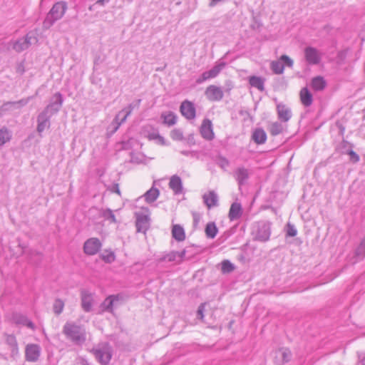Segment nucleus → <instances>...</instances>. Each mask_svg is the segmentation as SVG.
Returning a JSON list of instances; mask_svg holds the SVG:
<instances>
[{"label": "nucleus", "mask_w": 365, "mask_h": 365, "mask_svg": "<svg viewBox=\"0 0 365 365\" xmlns=\"http://www.w3.org/2000/svg\"><path fill=\"white\" fill-rule=\"evenodd\" d=\"M63 102V96L59 93H56L49 104L37 116L36 130L41 135L46 129L51 126V118L61 108Z\"/></svg>", "instance_id": "f257e3e1"}, {"label": "nucleus", "mask_w": 365, "mask_h": 365, "mask_svg": "<svg viewBox=\"0 0 365 365\" xmlns=\"http://www.w3.org/2000/svg\"><path fill=\"white\" fill-rule=\"evenodd\" d=\"M66 338L75 344H82L86 341V330L83 326L74 322H67L63 327Z\"/></svg>", "instance_id": "f03ea898"}, {"label": "nucleus", "mask_w": 365, "mask_h": 365, "mask_svg": "<svg viewBox=\"0 0 365 365\" xmlns=\"http://www.w3.org/2000/svg\"><path fill=\"white\" fill-rule=\"evenodd\" d=\"M66 10L67 4L65 1H61L54 4L43 22V29H48L52 26L56 21L63 16Z\"/></svg>", "instance_id": "7ed1b4c3"}, {"label": "nucleus", "mask_w": 365, "mask_h": 365, "mask_svg": "<svg viewBox=\"0 0 365 365\" xmlns=\"http://www.w3.org/2000/svg\"><path fill=\"white\" fill-rule=\"evenodd\" d=\"M92 353L101 365H107L113 355V350L108 344H103L93 348Z\"/></svg>", "instance_id": "20e7f679"}, {"label": "nucleus", "mask_w": 365, "mask_h": 365, "mask_svg": "<svg viewBox=\"0 0 365 365\" xmlns=\"http://www.w3.org/2000/svg\"><path fill=\"white\" fill-rule=\"evenodd\" d=\"M225 66V62L221 61H217L210 70L203 72L196 80V83L200 84L210 78L217 77Z\"/></svg>", "instance_id": "39448f33"}, {"label": "nucleus", "mask_w": 365, "mask_h": 365, "mask_svg": "<svg viewBox=\"0 0 365 365\" xmlns=\"http://www.w3.org/2000/svg\"><path fill=\"white\" fill-rule=\"evenodd\" d=\"M273 361L276 365H284L292 358V351L286 347H281L272 352Z\"/></svg>", "instance_id": "423d86ee"}, {"label": "nucleus", "mask_w": 365, "mask_h": 365, "mask_svg": "<svg viewBox=\"0 0 365 365\" xmlns=\"http://www.w3.org/2000/svg\"><path fill=\"white\" fill-rule=\"evenodd\" d=\"M304 58L309 65H317L322 60V53L316 48L307 46L304 50Z\"/></svg>", "instance_id": "0eeeda50"}, {"label": "nucleus", "mask_w": 365, "mask_h": 365, "mask_svg": "<svg viewBox=\"0 0 365 365\" xmlns=\"http://www.w3.org/2000/svg\"><path fill=\"white\" fill-rule=\"evenodd\" d=\"M205 95L210 101H220L224 96L222 88L215 85H210L207 87Z\"/></svg>", "instance_id": "6e6552de"}, {"label": "nucleus", "mask_w": 365, "mask_h": 365, "mask_svg": "<svg viewBox=\"0 0 365 365\" xmlns=\"http://www.w3.org/2000/svg\"><path fill=\"white\" fill-rule=\"evenodd\" d=\"M102 244L99 239L91 237L87 240L83 245V251L88 255H94L101 250Z\"/></svg>", "instance_id": "1a4fd4ad"}, {"label": "nucleus", "mask_w": 365, "mask_h": 365, "mask_svg": "<svg viewBox=\"0 0 365 365\" xmlns=\"http://www.w3.org/2000/svg\"><path fill=\"white\" fill-rule=\"evenodd\" d=\"M41 349L36 344H29L25 349L26 360L30 362H36L41 355Z\"/></svg>", "instance_id": "9d476101"}, {"label": "nucleus", "mask_w": 365, "mask_h": 365, "mask_svg": "<svg viewBox=\"0 0 365 365\" xmlns=\"http://www.w3.org/2000/svg\"><path fill=\"white\" fill-rule=\"evenodd\" d=\"M271 235V223L268 221H262L257 224V240L265 242L269 239Z\"/></svg>", "instance_id": "9b49d317"}, {"label": "nucleus", "mask_w": 365, "mask_h": 365, "mask_svg": "<svg viewBox=\"0 0 365 365\" xmlns=\"http://www.w3.org/2000/svg\"><path fill=\"white\" fill-rule=\"evenodd\" d=\"M251 175L250 170L244 166L237 167L233 172V177L237 182L239 186L244 185Z\"/></svg>", "instance_id": "f8f14e48"}, {"label": "nucleus", "mask_w": 365, "mask_h": 365, "mask_svg": "<svg viewBox=\"0 0 365 365\" xmlns=\"http://www.w3.org/2000/svg\"><path fill=\"white\" fill-rule=\"evenodd\" d=\"M145 136L150 140H154L158 145H165V138L159 134L158 130L152 126H147L144 128Z\"/></svg>", "instance_id": "ddd939ff"}, {"label": "nucleus", "mask_w": 365, "mask_h": 365, "mask_svg": "<svg viewBox=\"0 0 365 365\" xmlns=\"http://www.w3.org/2000/svg\"><path fill=\"white\" fill-rule=\"evenodd\" d=\"M135 106L132 103L129 104L128 107L121 110L115 117L114 123L115 126L113 129V132H115L120 127V125L125 122L127 118L131 114Z\"/></svg>", "instance_id": "4468645a"}, {"label": "nucleus", "mask_w": 365, "mask_h": 365, "mask_svg": "<svg viewBox=\"0 0 365 365\" xmlns=\"http://www.w3.org/2000/svg\"><path fill=\"white\" fill-rule=\"evenodd\" d=\"M181 114L187 120H192L196 116V110L193 103L186 100L180 107Z\"/></svg>", "instance_id": "2eb2a0df"}, {"label": "nucleus", "mask_w": 365, "mask_h": 365, "mask_svg": "<svg viewBox=\"0 0 365 365\" xmlns=\"http://www.w3.org/2000/svg\"><path fill=\"white\" fill-rule=\"evenodd\" d=\"M200 132L202 137L207 140H212L214 138L212 124L210 120L207 118L203 120Z\"/></svg>", "instance_id": "dca6fc26"}, {"label": "nucleus", "mask_w": 365, "mask_h": 365, "mask_svg": "<svg viewBox=\"0 0 365 365\" xmlns=\"http://www.w3.org/2000/svg\"><path fill=\"white\" fill-rule=\"evenodd\" d=\"M277 112L278 118L282 122H287L292 118L291 109L284 103H277Z\"/></svg>", "instance_id": "f3484780"}, {"label": "nucleus", "mask_w": 365, "mask_h": 365, "mask_svg": "<svg viewBox=\"0 0 365 365\" xmlns=\"http://www.w3.org/2000/svg\"><path fill=\"white\" fill-rule=\"evenodd\" d=\"M81 307L86 312H89L92 309L93 295L87 290H82L81 293Z\"/></svg>", "instance_id": "a211bd4d"}, {"label": "nucleus", "mask_w": 365, "mask_h": 365, "mask_svg": "<svg viewBox=\"0 0 365 365\" xmlns=\"http://www.w3.org/2000/svg\"><path fill=\"white\" fill-rule=\"evenodd\" d=\"M119 300L118 295H110L105 299V300L101 304L100 309L102 312H108L113 313V305L115 302Z\"/></svg>", "instance_id": "6ab92c4d"}, {"label": "nucleus", "mask_w": 365, "mask_h": 365, "mask_svg": "<svg viewBox=\"0 0 365 365\" xmlns=\"http://www.w3.org/2000/svg\"><path fill=\"white\" fill-rule=\"evenodd\" d=\"M31 36L27 34L25 37L18 39L14 43L13 49L18 53L27 49L31 45Z\"/></svg>", "instance_id": "aec40b11"}, {"label": "nucleus", "mask_w": 365, "mask_h": 365, "mask_svg": "<svg viewBox=\"0 0 365 365\" xmlns=\"http://www.w3.org/2000/svg\"><path fill=\"white\" fill-rule=\"evenodd\" d=\"M32 98L33 97L30 96L26 98L21 99L18 101H9L4 103L1 106V109L2 110H8L14 108H19L21 107L25 106Z\"/></svg>", "instance_id": "412c9836"}, {"label": "nucleus", "mask_w": 365, "mask_h": 365, "mask_svg": "<svg viewBox=\"0 0 365 365\" xmlns=\"http://www.w3.org/2000/svg\"><path fill=\"white\" fill-rule=\"evenodd\" d=\"M242 215L241 204L237 202H233L230 208L229 218L231 221L239 220Z\"/></svg>", "instance_id": "4be33fe9"}, {"label": "nucleus", "mask_w": 365, "mask_h": 365, "mask_svg": "<svg viewBox=\"0 0 365 365\" xmlns=\"http://www.w3.org/2000/svg\"><path fill=\"white\" fill-rule=\"evenodd\" d=\"M202 198L208 209L215 207L218 204V196L214 191H210L208 193L204 194Z\"/></svg>", "instance_id": "5701e85b"}, {"label": "nucleus", "mask_w": 365, "mask_h": 365, "mask_svg": "<svg viewBox=\"0 0 365 365\" xmlns=\"http://www.w3.org/2000/svg\"><path fill=\"white\" fill-rule=\"evenodd\" d=\"M13 320L15 324L26 326L32 330H34L36 328L34 324L31 320H29L26 316L21 314H14Z\"/></svg>", "instance_id": "b1692460"}, {"label": "nucleus", "mask_w": 365, "mask_h": 365, "mask_svg": "<svg viewBox=\"0 0 365 365\" xmlns=\"http://www.w3.org/2000/svg\"><path fill=\"white\" fill-rule=\"evenodd\" d=\"M6 343L11 351V356H16L19 354L18 343L16 339L13 334H6Z\"/></svg>", "instance_id": "393cba45"}, {"label": "nucleus", "mask_w": 365, "mask_h": 365, "mask_svg": "<svg viewBox=\"0 0 365 365\" xmlns=\"http://www.w3.org/2000/svg\"><path fill=\"white\" fill-rule=\"evenodd\" d=\"M169 187L173 190L175 194H180L182 191V183L181 178L177 175H173L169 182Z\"/></svg>", "instance_id": "a878e982"}, {"label": "nucleus", "mask_w": 365, "mask_h": 365, "mask_svg": "<svg viewBox=\"0 0 365 365\" xmlns=\"http://www.w3.org/2000/svg\"><path fill=\"white\" fill-rule=\"evenodd\" d=\"M163 123L167 126H173L177 123V115L172 111L163 112L160 115Z\"/></svg>", "instance_id": "bb28decb"}, {"label": "nucleus", "mask_w": 365, "mask_h": 365, "mask_svg": "<svg viewBox=\"0 0 365 365\" xmlns=\"http://www.w3.org/2000/svg\"><path fill=\"white\" fill-rule=\"evenodd\" d=\"M300 101L303 106L305 107H309L312 104L313 102V97L312 93L309 92V91L307 89V88H303L300 91Z\"/></svg>", "instance_id": "cd10ccee"}, {"label": "nucleus", "mask_w": 365, "mask_h": 365, "mask_svg": "<svg viewBox=\"0 0 365 365\" xmlns=\"http://www.w3.org/2000/svg\"><path fill=\"white\" fill-rule=\"evenodd\" d=\"M172 236L178 242L184 241L185 239V233L183 227L180 225H174L172 229Z\"/></svg>", "instance_id": "c85d7f7f"}, {"label": "nucleus", "mask_w": 365, "mask_h": 365, "mask_svg": "<svg viewBox=\"0 0 365 365\" xmlns=\"http://www.w3.org/2000/svg\"><path fill=\"white\" fill-rule=\"evenodd\" d=\"M252 138L257 144H264L267 140V134L262 128H257L253 132Z\"/></svg>", "instance_id": "c756f323"}, {"label": "nucleus", "mask_w": 365, "mask_h": 365, "mask_svg": "<svg viewBox=\"0 0 365 365\" xmlns=\"http://www.w3.org/2000/svg\"><path fill=\"white\" fill-rule=\"evenodd\" d=\"M159 194V190L155 187H152L144 194L143 197L148 203H152L157 200Z\"/></svg>", "instance_id": "7c9ffc66"}, {"label": "nucleus", "mask_w": 365, "mask_h": 365, "mask_svg": "<svg viewBox=\"0 0 365 365\" xmlns=\"http://www.w3.org/2000/svg\"><path fill=\"white\" fill-rule=\"evenodd\" d=\"M148 227V217L146 215H142L137 217L136 228L138 232H145Z\"/></svg>", "instance_id": "2f4dec72"}, {"label": "nucleus", "mask_w": 365, "mask_h": 365, "mask_svg": "<svg viewBox=\"0 0 365 365\" xmlns=\"http://www.w3.org/2000/svg\"><path fill=\"white\" fill-rule=\"evenodd\" d=\"M327 85V83L323 77L317 76L312 80L311 86L312 88L316 91H320L324 90Z\"/></svg>", "instance_id": "473e14b6"}, {"label": "nucleus", "mask_w": 365, "mask_h": 365, "mask_svg": "<svg viewBox=\"0 0 365 365\" xmlns=\"http://www.w3.org/2000/svg\"><path fill=\"white\" fill-rule=\"evenodd\" d=\"M249 83L251 86L257 88L260 91H263L264 90V81L262 78L258 76H250L249 78Z\"/></svg>", "instance_id": "72a5a7b5"}, {"label": "nucleus", "mask_w": 365, "mask_h": 365, "mask_svg": "<svg viewBox=\"0 0 365 365\" xmlns=\"http://www.w3.org/2000/svg\"><path fill=\"white\" fill-rule=\"evenodd\" d=\"M218 232V229L215 222H209L205 227V235L207 238L213 239Z\"/></svg>", "instance_id": "f704fd0d"}, {"label": "nucleus", "mask_w": 365, "mask_h": 365, "mask_svg": "<svg viewBox=\"0 0 365 365\" xmlns=\"http://www.w3.org/2000/svg\"><path fill=\"white\" fill-rule=\"evenodd\" d=\"M178 256H179L178 252L172 251L169 253L164 255L161 257H160L158 259V262H163L166 261V262H175L178 263Z\"/></svg>", "instance_id": "c9c22d12"}, {"label": "nucleus", "mask_w": 365, "mask_h": 365, "mask_svg": "<svg viewBox=\"0 0 365 365\" xmlns=\"http://www.w3.org/2000/svg\"><path fill=\"white\" fill-rule=\"evenodd\" d=\"M11 138V131L6 127L0 129V146L4 145Z\"/></svg>", "instance_id": "e433bc0d"}, {"label": "nucleus", "mask_w": 365, "mask_h": 365, "mask_svg": "<svg viewBox=\"0 0 365 365\" xmlns=\"http://www.w3.org/2000/svg\"><path fill=\"white\" fill-rule=\"evenodd\" d=\"M215 163L222 170H226L230 166V161L224 156L217 155L213 158Z\"/></svg>", "instance_id": "4c0bfd02"}, {"label": "nucleus", "mask_w": 365, "mask_h": 365, "mask_svg": "<svg viewBox=\"0 0 365 365\" xmlns=\"http://www.w3.org/2000/svg\"><path fill=\"white\" fill-rule=\"evenodd\" d=\"M283 130L284 127L282 124L277 121L271 123L269 128L270 134L274 136L281 134Z\"/></svg>", "instance_id": "58836bf2"}, {"label": "nucleus", "mask_w": 365, "mask_h": 365, "mask_svg": "<svg viewBox=\"0 0 365 365\" xmlns=\"http://www.w3.org/2000/svg\"><path fill=\"white\" fill-rule=\"evenodd\" d=\"M270 68L274 73L282 74L284 70V65L281 62L280 60L274 61L271 63Z\"/></svg>", "instance_id": "ea45409f"}, {"label": "nucleus", "mask_w": 365, "mask_h": 365, "mask_svg": "<svg viewBox=\"0 0 365 365\" xmlns=\"http://www.w3.org/2000/svg\"><path fill=\"white\" fill-rule=\"evenodd\" d=\"M355 255L359 259H362L365 257V237L362 239L360 245L356 248Z\"/></svg>", "instance_id": "a19ab883"}, {"label": "nucleus", "mask_w": 365, "mask_h": 365, "mask_svg": "<svg viewBox=\"0 0 365 365\" xmlns=\"http://www.w3.org/2000/svg\"><path fill=\"white\" fill-rule=\"evenodd\" d=\"M64 308V302L63 300L60 299H56L54 301L53 305V309L56 314L59 315L62 313Z\"/></svg>", "instance_id": "79ce46f5"}, {"label": "nucleus", "mask_w": 365, "mask_h": 365, "mask_svg": "<svg viewBox=\"0 0 365 365\" xmlns=\"http://www.w3.org/2000/svg\"><path fill=\"white\" fill-rule=\"evenodd\" d=\"M170 137L173 140L181 141L184 139L183 133L180 128H175L170 131Z\"/></svg>", "instance_id": "37998d69"}, {"label": "nucleus", "mask_w": 365, "mask_h": 365, "mask_svg": "<svg viewBox=\"0 0 365 365\" xmlns=\"http://www.w3.org/2000/svg\"><path fill=\"white\" fill-rule=\"evenodd\" d=\"M101 257L105 262L107 263H111L115 259L114 252L112 251L107 250L105 251L103 254H101Z\"/></svg>", "instance_id": "c03bdc74"}, {"label": "nucleus", "mask_w": 365, "mask_h": 365, "mask_svg": "<svg viewBox=\"0 0 365 365\" xmlns=\"http://www.w3.org/2000/svg\"><path fill=\"white\" fill-rule=\"evenodd\" d=\"M222 272L223 273H230L235 269V266L229 260H224L222 262Z\"/></svg>", "instance_id": "a18cd8bd"}, {"label": "nucleus", "mask_w": 365, "mask_h": 365, "mask_svg": "<svg viewBox=\"0 0 365 365\" xmlns=\"http://www.w3.org/2000/svg\"><path fill=\"white\" fill-rule=\"evenodd\" d=\"M297 234V230L295 226L290 222H288L286 226V236L295 237Z\"/></svg>", "instance_id": "49530a36"}, {"label": "nucleus", "mask_w": 365, "mask_h": 365, "mask_svg": "<svg viewBox=\"0 0 365 365\" xmlns=\"http://www.w3.org/2000/svg\"><path fill=\"white\" fill-rule=\"evenodd\" d=\"M279 60L283 64H285L289 68H292L294 65L293 60L287 55L280 56Z\"/></svg>", "instance_id": "de8ad7c7"}, {"label": "nucleus", "mask_w": 365, "mask_h": 365, "mask_svg": "<svg viewBox=\"0 0 365 365\" xmlns=\"http://www.w3.org/2000/svg\"><path fill=\"white\" fill-rule=\"evenodd\" d=\"M347 154L350 156V160L354 163H358L360 160L359 155L353 150H350L347 152Z\"/></svg>", "instance_id": "09e8293b"}, {"label": "nucleus", "mask_w": 365, "mask_h": 365, "mask_svg": "<svg viewBox=\"0 0 365 365\" xmlns=\"http://www.w3.org/2000/svg\"><path fill=\"white\" fill-rule=\"evenodd\" d=\"M103 216L107 218L108 220H110L111 222H115V217L114 214L113 213L112 210H108L105 211Z\"/></svg>", "instance_id": "8fccbe9b"}, {"label": "nucleus", "mask_w": 365, "mask_h": 365, "mask_svg": "<svg viewBox=\"0 0 365 365\" xmlns=\"http://www.w3.org/2000/svg\"><path fill=\"white\" fill-rule=\"evenodd\" d=\"M192 214L193 217V225L196 227L201 220V215L196 212H193Z\"/></svg>", "instance_id": "3c124183"}, {"label": "nucleus", "mask_w": 365, "mask_h": 365, "mask_svg": "<svg viewBox=\"0 0 365 365\" xmlns=\"http://www.w3.org/2000/svg\"><path fill=\"white\" fill-rule=\"evenodd\" d=\"M204 309L205 305L203 304H200L197 309V318L202 319L204 318Z\"/></svg>", "instance_id": "603ef678"}, {"label": "nucleus", "mask_w": 365, "mask_h": 365, "mask_svg": "<svg viewBox=\"0 0 365 365\" xmlns=\"http://www.w3.org/2000/svg\"><path fill=\"white\" fill-rule=\"evenodd\" d=\"M185 254H186L185 250H183L181 252H178L179 256L178 257V264H180V262H182L183 261Z\"/></svg>", "instance_id": "864d4df0"}, {"label": "nucleus", "mask_w": 365, "mask_h": 365, "mask_svg": "<svg viewBox=\"0 0 365 365\" xmlns=\"http://www.w3.org/2000/svg\"><path fill=\"white\" fill-rule=\"evenodd\" d=\"M185 254H186L185 250H183L181 252H178L179 256L178 257V264H180V262H182L183 261Z\"/></svg>", "instance_id": "5fc2aeb1"}, {"label": "nucleus", "mask_w": 365, "mask_h": 365, "mask_svg": "<svg viewBox=\"0 0 365 365\" xmlns=\"http://www.w3.org/2000/svg\"><path fill=\"white\" fill-rule=\"evenodd\" d=\"M111 192H115L117 193L118 195H120V190L119 189V185L118 184H114L112 187V188L110 189Z\"/></svg>", "instance_id": "6e6d98bb"}, {"label": "nucleus", "mask_w": 365, "mask_h": 365, "mask_svg": "<svg viewBox=\"0 0 365 365\" xmlns=\"http://www.w3.org/2000/svg\"><path fill=\"white\" fill-rule=\"evenodd\" d=\"M193 153H194L193 151H187V150L181 151V154H182L183 155H186V156H188L190 155H192Z\"/></svg>", "instance_id": "4d7b16f0"}, {"label": "nucleus", "mask_w": 365, "mask_h": 365, "mask_svg": "<svg viewBox=\"0 0 365 365\" xmlns=\"http://www.w3.org/2000/svg\"><path fill=\"white\" fill-rule=\"evenodd\" d=\"M109 0H98L97 1L98 4L103 5L105 3L108 2Z\"/></svg>", "instance_id": "13d9d810"}, {"label": "nucleus", "mask_w": 365, "mask_h": 365, "mask_svg": "<svg viewBox=\"0 0 365 365\" xmlns=\"http://www.w3.org/2000/svg\"><path fill=\"white\" fill-rule=\"evenodd\" d=\"M361 365H365V354L361 359Z\"/></svg>", "instance_id": "bf43d9fd"}, {"label": "nucleus", "mask_w": 365, "mask_h": 365, "mask_svg": "<svg viewBox=\"0 0 365 365\" xmlns=\"http://www.w3.org/2000/svg\"><path fill=\"white\" fill-rule=\"evenodd\" d=\"M81 365H90V364L88 363V361H84L82 362Z\"/></svg>", "instance_id": "052dcab7"}, {"label": "nucleus", "mask_w": 365, "mask_h": 365, "mask_svg": "<svg viewBox=\"0 0 365 365\" xmlns=\"http://www.w3.org/2000/svg\"><path fill=\"white\" fill-rule=\"evenodd\" d=\"M34 253H35L36 255H41V253L37 252H36V251H32V252H31V254H34Z\"/></svg>", "instance_id": "680f3d73"}]
</instances>
